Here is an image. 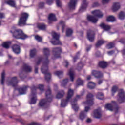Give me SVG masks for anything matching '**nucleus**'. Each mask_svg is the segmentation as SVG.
Segmentation results:
<instances>
[{
  "label": "nucleus",
  "mask_w": 125,
  "mask_h": 125,
  "mask_svg": "<svg viewBox=\"0 0 125 125\" xmlns=\"http://www.w3.org/2000/svg\"><path fill=\"white\" fill-rule=\"evenodd\" d=\"M43 53L44 54V61L43 62L42 66L41 68V71L42 73L45 74V79L47 82H49L51 79V74L48 72V64L49 61L48 57L50 55V50L48 48H43Z\"/></svg>",
  "instance_id": "nucleus-1"
},
{
  "label": "nucleus",
  "mask_w": 125,
  "mask_h": 125,
  "mask_svg": "<svg viewBox=\"0 0 125 125\" xmlns=\"http://www.w3.org/2000/svg\"><path fill=\"white\" fill-rule=\"evenodd\" d=\"M37 89H40L41 92L44 91V85L40 84L38 87L34 85L31 87V96L32 97L31 99V104H35L37 103Z\"/></svg>",
  "instance_id": "nucleus-2"
},
{
  "label": "nucleus",
  "mask_w": 125,
  "mask_h": 125,
  "mask_svg": "<svg viewBox=\"0 0 125 125\" xmlns=\"http://www.w3.org/2000/svg\"><path fill=\"white\" fill-rule=\"evenodd\" d=\"M10 32L12 34L13 37L16 39L25 40L29 38V36L25 34L21 29H15L12 28L10 30Z\"/></svg>",
  "instance_id": "nucleus-3"
},
{
  "label": "nucleus",
  "mask_w": 125,
  "mask_h": 125,
  "mask_svg": "<svg viewBox=\"0 0 125 125\" xmlns=\"http://www.w3.org/2000/svg\"><path fill=\"white\" fill-rule=\"evenodd\" d=\"M91 13L94 16L87 15V19L88 21L93 23H96L98 21V19L96 17L102 18L103 16V14L99 10H94L92 11Z\"/></svg>",
  "instance_id": "nucleus-4"
},
{
  "label": "nucleus",
  "mask_w": 125,
  "mask_h": 125,
  "mask_svg": "<svg viewBox=\"0 0 125 125\" xmlns=\"http://www.w3.org/2000/svg\"><path fill=\"white\" fill-rule=\"evenodd\" d=\"M28 19L29 13L27 12H21L20 14V17L18 22V26L22 27L26 25Z\"/></svg>",
  "instance_id": "nucleus-5"
},
{
  "label": "nucleus",
  "mask_w": 125,
  "mask_h": 125,
  "mask_svg": "<svg viewBox=\"0 0 125 125\" xmlns=\"http://www.w3.org/2000/svg\"><path fill=\"white\" fill-rule=\"evenodd\" d=\"M45 96L46 99H42L39 102V105L40 107L45 106L47 103H50L52 101L53 96L51 95V91L50 88L46 91Z\"/></svg>",
  "instance_id": "nucleus-6"
},
{
  "label": "nucleus",
  "mask_w": 125,
  "mask_h": 125,
  "mask_svg": "<svg viewBox=\"0 0 125 125\" xmlns=\"http://www.w3.org/2000/svg\"><path fill=\"white\" fill-rule=\"evenodd\" d=\"M74 90H72L71 89H69L67 96L66 100H62L61 101V106L62 107H65L67 104L68 102H69V100L71 99L72 96L74 95Z\"/></svg>",
  "instance_id": "nucleus-7"
},
{
  "label": "nucleus",
  "mask_w": 125,
  "mask_h": 125,
  "mask_svg": "<svg viewBox=\"0 0 125 125\" xmlns=\"http://www.w3.org/2000/svg\"><path fill=\"white\" fill-rule=\"evenodd\" d=\"M93 94L89 93L88 94L86 97L87 100L86 102H84V104L88 106H92L94 104V99H93Z\"/></svg>",
  "instance_id": "nucleus-8"
},
{
  "label": "nucleus",
  "mask_w": 125,
  "mask_h": 125,
  "mask_svg": "<svg viewBox=\"0 0 125 125\" xmlns=\"http://www.w3.org/2000/svg\"><path fill=\"white\" fill-rule=\"evenodd\" d=\"M113 103H114V104L116 105V106L114 108L113 107L114 105H112L111 104H107L105 105V108L107 109V110L111 111L114 110L115 112V114H117L118 113L119 107L117 105L116 102H113Z\"/></svg>",
  "instance_id": "nucleus-9"
},
{
  "label": "nucleus",
  "mask_w": 125,
  "mask_h": 125,
  "mask_svg": "<svg viewBox=\"0 0 125 125\" xmlns=\"http://www.w3.org/2000/svg\"><path fill=\"white\" fill-rule=\"evenodd\" d=\"M52 52L55 58H61V53L62 52V49L61 47H56L52 48Z\"/></svg>",
  "instance_id": "nucleus-10"
},
{
  "label": "nucleus",
  "mask_w": 125,
  "mask_h": 125,
  "mask_svg": "<svg viewBox=\"0 0 125 125\" xmlns=\"http://www.w3.org/2000/svg\"><path fill=\"white\" fill-rule=\"evenodd\" d=\"M81 96L80 95H77L76 98L71 103L72 107L75 111H78L79 109L77 102L78 99H80Z\"/></svg>",
  "instance_id": "nucleus-11"
},
{
  "label": "nucleus",
  "mask_w": 125,
  "mask_h": 125,
  "mask_svg": "<svg viewBox=\"0 0 125 125\" xmlns=\"http://www.w3.org/2000/svg\"><path fill=\"white\" fill-rule=\"evenodd\" d=\"M118 96L119 98L118 101L120 103H123L125 102V92L123 89H121L119 90Z\"/></svg>",
  "instance_id": "nucleus-12"
},
{
  "label": "nucleus",
  "mask_w": 125,
  "mask_h": 125,
  "mask_svg": "<svg viewBox=\"0 0 125 125\" xmlns=\"http://www.w3.org/2000/svg\"><path fill=\"white\" fill-rule=\"evenodd\" d=\"M18 83V80L17 79V77L16 76H14V77H11V80L8 82V85H11L12 87H15L17 86Z\"/></svg>",
  "instance_id": "nucleus-13"
},
{
  "label": "nucleus",
  "mask_w": 125,
  "mask_h": 125,
  "mask_svg": "<svg viewBox=\"0 0 125 125\" xmlns=\"http://www.w3.org/2000/svg\"><path fill=\"white\" fill-rule=\"evenodd\" d=\"M87 39L90 41V42H92L95 40V33L94 32L90 29L87 31Z\"/></svg>",
  "instance_id": "nucleus-14"
},
{
  "label": "nucleus",
  "mask_w": 125,
  "mask_h": 125,
  "mask_svg": "<svg viewBox=\"0 0 125 125\" xmlns=\"http://www.w3.org/2000/svg\"><path fill=\"white\" fill-rule=\"evenodd\" d=\"M89 3L87 0H83L82 4L80 9H79V12L80 13L83 12L86 9Z\"/></svg>",
  "instance_id": "nucleus-15"
},
{
  "label": "nucleus",
  "mask_w": 125,
  "mask_h": 125,
  "mask_svg": "<svg viewBox=\"0 0 125 125\" xmlns=\"http://www.w3.org/2000/svg\"><path fill=\"white\" fill-rule=\"evenodd\" d=\"M90 109V107L86 106L85 107V111H82L80 114L79 118L81 120H83L87 116L86 113H85L88 112Z\"/></svg>",
  "instance_id": "nucleus-16"
},
{
  "label": "nucleus",
  "mask_w": 125,
  "mask_h": 125,
  "mask_svg": "<svg viewBox=\"0 0 125 125\" xmlns=\"http://www.w3.org/2000/svg\"><path fill=\"white\" fill-rule=\"evenodd\" d=\"M77 2V0H70V2L68 4L69 9L75 10Z\"/></svg>",
  "instance_id": "nucleus-17"
},
{
  "label": "nucleus",
  "mask_w": 125,
  "mask_h": 125,
  "mask_svg": "<svg viewBox=\"0 0 125 125\" xmlns=\"http://www.w3.org/2000/svg\"><path fill=\"white\" fill-rule=\"evenodd\" d=\"M92 75L96 78H101L103 77V73L100 71L93 70Z\"/></svg>",
  "instance_id": "nucleus-18"
},
{
  "label": "nucleus",
  "mask_w": 125,
  "mask_h": 125,
  "mask_svg": "<svg viewBox=\"0 0 125 125\" xmlns=\"http://www.w3.org/2000/svg\"><path fill=\"white\" fill-rule=\"evenodd\" d=\"M28 88H29V86H24V87H22V88H19V89H18V90L19 94L20 95L26 94V92L27 91Z\"/></svg>",
  "instance_id": "nucleus-19"
},
{
  "label": "nucleus",
  "mask_w": 125,
  "mask_h": 125,
  "mask_svg": "<svg viewBox=\"0 0 125 125\" xmlns=\"http://www.w3.org/2000/svg\"><path fill=\"white\" fill-rule=\"evenodd\" d=\"M13 52L17 54L20 53V46L17 44H14L12 46Z\"/></svg>",
  "instance_id": "nucleus-20"
},
{
  "label": "nucleus",
  "mask_w": 125,
  "mask_h": 125,
  "mask_svg": "<svg viewBox=\"0 0 125 125\" xmlns=\"http://www.w3.org/2000/svg\"><path fill=\"white\" fill-rule=\"evenodd\" d=\"M46 25L44 23H40L37 25V28L40 30L45 31L46 30Z\"/></svg>",
  "instance_id": "nucleus-21"
},
{
  "label": "nucleus",
  "mask_w": 125,
  "mask_h": 125,
  "mask_svg": "<svg viewBox=\"0 0 125 125\" xmlns=\"http://www.w3.org/2000/svg\"><path fill=\"white\" fill-rule=\"evenodd\" d=\"M100 27H101L104 30L108 31L111 29V26L109 25L106 24L104 23H102L100 25Z\"/></svg>",
  "instance_id": "nucleus-22"
},
{
  "label": "nucleus",
  "mask_w": 125,
  "mask_h": 125,
  "mask_svg": "<svg viewBox=\"0 0 125 125\" xmlns=\"http://www.w3.org/2000/svg\"><path fill=\"white\" fill-rule=\"evenodd\" d=\"M98 66L102 69H105L107 66V63L104 61H99Z\"/></svg>",
  "instance_id": "nucleus-23"
},
{
  "label": "nucleus",
  "mask_w": 125,
  "mask_h": 125,
  "mask_svg": "<svg viewBox=\"0 0 125 125\" xmlns=\"http://www.w3.org/2000/svg\"><path fill=\"white\" fill-rule=\"evenodd\" d=\"M23 70L26 72H31L32 71V67L30 66H29L28 64L24 63Z\"/></svg>",
  "instance_id": "nucleus-24"
},
{
  "label": "nucleus",
  "mask_w": 125,
  "mask_h": 125,
  "mask_svg": "<svg viewBox=\"0 0 125 125\" xmlns=\"http://www.w3.org/2000/svg\"><path fill=\"white\" fill-rule=\"evenodd\" d=\"M120 7L121 5L119 2H115L113 6V11L114 12H116L120 9Z\"/></svg>",
  "instance_id": "nucleus-25"
},
{
  "label": "nucleus",
  "mask_w": 125,
  "mask_h": 125,
  "mask_svg": "<svg viewBox=\"0 0 125 125\" xmlns=\"http://www.w3.org/2000/svg\"><path fill=\"white\" fill-rule=\"evenodd\" d=\"M5 3L10 6L12 7H15V2L12 0H8L5 1Z\"/></svg>",
  "instance_id": "nucleus-26"
},
{
  "label": "nucleus",
  "mask_w": 125,
  "mask_h": 125,
  "mask_svg": "<svg viewBox=\"0 0 125 125\" xmlns=\"http://www.w3.org/2000/svg\"><path fill=\"white\" fill-rule=\"evenodd\" d=\"M94 116L95 118L100 119L102 117V115L99 112V110L96 109L94 111Z\"/></svg>",
  "instance_id": "nucleus-27"
},
{
  "label": "nucleus",
  "mask_w": 125,
  "mask_h": 125,
  "mask_svg": "<svg viewBox=\"0 0 125 125\" xmlns=\"http://www.w3.org/2000/svg\"><path fill=\"white\" fill-rule=\"evenodd\" d=\"M105 42H106L104 41L103 40H99L97 41V43H96L95 46L96 48H98L99 47L102 46Z\"/></svg>",
  "instance_id": "nucleus-28"
},
{
  "label": "nucleus",
  "mask_w": 125,
  "mask_h": 125,
  "mask_svg": "<svg viewBox=\"0 0 125 125\" xmlns=\"http://www.w3.org/2000/svg\"><path fill=\"white\" fill-rule=\"evenodd\" d=\"M68 74L70 77L71 81L73 82L74 80V74L73 73L72 68H70V69L69 70V71L68 72Z\"/></svg>",
  "instance_id": "nucleus-29"
},
{
  "label": "nucleus",
  "mask_w": 125,
  "mask_h": 125,
  "mask_svg": "<svg viewBox=\"0 0 125 125\" xmlns=\"http://www.w3.org/2000/svg\"><path fill=\"white\" fill-rule=\"evenodd\" d=\"M95 86L96 84L95 83H94V82L90 81L88 83V88L90 90L94 89L95 88Z\"/></svg>",
  "instance_id": "nucleus-30"
},
{
  "label": "nucleus",
  "mask_w": 125,
  "mask_h": 125,
  "mask_svg": "<svg viewBox=\"0 0 125 125\" xmlns=\"http://www.w3.org/2000/svg\"><path fill=\"white\" fill-rule=\"evenodd\" d=\"M64 94V92L63 90H61L56 95V98L57 99H61L63 97Z\"/></svg>",
  "instance_id": "nucleus-31"
},
{
  "label": "nucleus",
  "mask_w": 125,
  "mask_h": 125,
  "mask_svg": "<svg viewBox=\"0 0 125 125\" xmlns=\"http://www.w3.org/2000/svg\"><path fill=\"white\" fill-rule=\"evenodd\" d=\"M11 45V42H6L2 43V46L5 49H9Z\"/></svg>",
  "instance_id": "nucleus-32"
},
{
  "label": "nucleus",
  "mask_w": 125,
  "mask_h": 125,
  "mask_svg": "<svg viewBox=\"0 0 125 125\" xmlns=\"http://www.w3.org/2000/svg\"><path fill=\"white\" fill-rule=\"evenodd\" d=\"M48 20L50 21H56V18L55 14H49L48 16Z\"/></svg>",
  "instance_id": "nucleus-33"
},
{
  "label": "nucleus",
  "mask_w": 125,
  "mask_h": 125,
  "mask_svg": "<svg viewBox=\"0 0 125 125\" xmlns=\"http://www.w3.org/2000/svg\"><path fill=\"white\" fill-rule=\"evenodd\" d=\"M5 72L3 71L1 73V79L0 80L1 84L3 85L4 84Z\"/></svg>",
  "instance_id": "nucleus-34"
},
{
  "label": "nucleus",
  "mask_w": 125,
  "mask_h": 125,
  "mask_svg": "<svg viewBox=\"0 0 125 125\" xmlns=\"http://www.w3.org/2000/svg\"><path fill=\"white\" fill-rule=\"evenodd\" d=\"M36 54H37V50L36 49L31 50L30 53V57L34 58L36 56Z\"/></svg>",
  "instance_id": "nucleus-35"
},
{
  "label": "nucleus",
  "mask_w": 125,
  "mask_h": 125,
  "mask_svg": "<svg viewBox=\"0 0 125 125\" xmlns=\"http://www.w3.org/2000/svg\"><path fill=\"white\" fill-rule=\"evenodd\" d=\"M119 87L116 85H114V86H113L112 88V92L113 96L114 95V94L117 91Z\"/></svg>",
  "instance_id": "nucleus-36"
},
{
  "label": "nucleus",
  "mask_w": 125,
  "mask_h": 125,
  "mask_svg": "<svg viewBox=\"0 0 125 125\" xmlns=\"http://www.w3.org/2000/svg\"><path fill=\"white\" fill-rule=\"evenodd\" d=\"M115 21V18L113 16H109L107 18V22H114Z\"/></svg>",
  "instance_id": "nucleus-37"
},
{
  "label": "nucleus",
  "mask_w": 125,
  "mask_h": 125,
  "mask_svg": "<svg viewBox=\"0 0 125 125\" xmlns=\"http://www.w3.org/2000/svg\"><path fill=\"white\" fill-rule=\"evenodd\" d=\"M52 37L53 39L56 40V41H59V38H60V35L58 34L56 32H54L52 34Z\"/></svg>",
  "instance_id": "nucleus-38"
},
{
  "label": "nucleus",
  "mask_w": 125,
  "mask_h": 125,
  "mask_svg": "<svg viewBox=\"0 0 125 125\" xmlns=\"http://www.w3.org/2000/svg\"><path fill=\"white\" fill-rule=\"evenodd\" d=\"M54 75L57 76L59 78H61L60 76H62L63 75L62 71H56L54 72Z\"/></svg>",
  "instance_id": "nucleus-39"
},
{
  "label": "nucleus",
  "mask_w": 125,
  "mask_h": 125,
  "mask_svg": "<svg viewBox=\"0 0 125 125\" xmlns=\"http://www.w3.org/2000/svg\"><path fill=\"white\" fill-rule=\"evenodd\" d=\"M119 18L121 20H124L125 19V13L122 11L119 13Z\"/></svg>",
  "instance_id": "nucleus-40"
},
{
  "label": "nucleus",
  "mask_w": 125,
  "mask_h": 125,
  "mask_svg": "<svg viewBox=\"0 0 125 125\" xmlns=\"http://www.w3.org/2000/svg\"><path fill=\"white\" fill-rule=\"evenodd\" d=\"M51 43L54 45H62V42L59 40L51 41Z\"/></svg>",
  "instance_id": "nucleus-41"
},
{
  "label": "nucleus",
  "mask_w": 125,
  "mask_h": 125,
  "mask_svg": "<svg viewBox=\"0 0 125 125\" xmlns=\"http://www.w3.org/2000/svg\"><path fill=\"white\" fill-rule=\"evenodd\" d=\"M76 83L78 85H83L84 83V81L82 80L81 78H78V79L77 80Z\"/></svg>",
  "instance_id": "nucleus-42"
},
{
  "label": "nucleus",
  "mask_w": 125,
  "mask_h": 125,
  "mask_svg": "<svg viewBox=\"0 0 125 125\" xmlns=\"http://www.w3.org/2000/svg\"><path fill=\"white\" fill-rule=\"evenodd\" d=\"M59 25H61L62 26V32L63 33L65 27V24L64 22L63 21H61L59 23Z\"/></svg>",
  "instance_id": "nucleus-43"
},
{
  "label": "nucleus",
  "mask_w": 125,
  "mask_h": 125,
  "mask_svg": "<svg viewBox=\"0 0 125 125\" xmlns=\"http://www.w3.org/2000/svg\"><path fill=\"white\" fill-rule=\"evenodd\" d=\"M73 33V30L71 28H68L66 30V36L70 37L72 35Z\"/></svg>",
  "instance_id": "nucleus-44"
},
{
  "label": "nucleus",
  "mask_w": 125,
  "mask_h": 125,
  "mask_svg": "<svg viewBox=\"0 0 125 125\" xmlns=\"http://www.w3.org/2000/svg\"><path fill=\"white\" fill-rule=\"evenodd\" d=\"M114 46H115V43L113 42H109L106 45V47L108 49H112L113 48H114Z\"/></svg>",
  "instance_id": "nucleus-45"
},
{
  "label": "nucleus",
  "mask_w": 125,
  "mask_h": 125,
  "mask_svg": "<svg viewBox=\"0 0 125 125\" xmlns=\"http://www.w3.org/2000/svg\"><path fill=\"white\" fill-rule=\"evenodd\" d=\"M68 81H69V79L68 78H66L65 79H64L62 82V85L63 87H65Z\"/></svg>",
  "instance_id": "nucleus-46"
},
{
  "label": "nucleus",
  "mask_w": 125,
  "mask_h": 125,
  "mask_svg": "<svg viewBox=\"0 0 125 125\" xmlns=\"http://www.w3.org/2000/svg\"><path fill=\"white\" fill-rule=\"evenodd\" d=\"M84 65L82 62H80L79 63L77 67V70L80 71L82 70V69L83 68Z\"/></svg>",
  "instance_id": "nucleus-47"
},
{
  "label": "nucleus",
  "mask_w": 125,
  "mask_h": 125,
  "mask_svg": "<svg viewBox=\"0 0 125 125\" xmlns=\"http://www.w3.org/2000/svg\"><path fill=\"white\" fill-rule=\"evenodd\" d=\"M80 54V51H79L78 52H77L76 56L73 58V62L74 63L76 62L77 60L79 59V55Z\"/></svg>",
  "instance_id": "nucleus-48"
},
{
  "label": "nucleus",
  "mask_w": 125,
  "mask_h": 125,
  "mask_svg": "<svg viewBox=\"0 0 125 125\" xmlns=\"http://www.w3.org/2000/svg\"><path fill=\"white\" fill-rule=\"evenodd\" d=\"M103 96H104V94H103V93L99 92L97 95V98L99 100H102L103 99L102 97Z\"/></svg>",
  "instance_id": "nucleus-49"
},
{
  "label": "nucleus",
  "mask_w": 125,
  "mask_h": 125,
  "mask_svg": "<svg viewBox=\"0 0 125 125\" xmlns=\"http://www.w3.org/2000/svg\"><path fill=\"white\" fill-rule=\"evenodd\" d=\"M56 3L58 7H62V3L60 0H56Z\"/></svg>",
  "instance_id": "nucleus-50"
},
{
  "label": "nucleus",
  "mask_w": 125,
  "mask_h": 125,
  "mask_svg": "<svg viewBox=\"0 0 125 125\" xmlns=\"http://www.w3.org/2000/svg\"><path fill=\"white\" fill-rule=\"evenodd\" d=\"M39 7L40 9H43L44 7V2H41L39 3Z\"/></svg>",
  "instance_id": "nucleus-51"
},
{
  "label": "nucleus",
  "mask_w": 125,
  "mask_h": 125,
  "mask_svg": "<svg viewBox=\"0 0 125 125\" xmlns=\"http://www.w3.org/2000/svg\"><path fill=\"white\" fill-rule=\"evenodd\" d=\"M42 59H43V58L42 57H39L38 60L36 62V65H39L40 64V63L42 61Z\"/></svg>",
  "instance_id": "nucleus-52"
},
{
  "label": "nucleus",
  "mask_w": 125,
  "mask_h": 125,
  "mask_svg": "<svg viewBox=\"0 0 125 125\" xmlns=\"http://www.w3.org/2000/svg\"><path fill=\"white\" fill-rule=\"evenodd\" d=\"M35 39L39 42H41L42 41V38L38 35L35 36Z\"/></svg>",
  "instance_id": "nucleus-53"
},
{
  "label": "nucleus",
  "mask_w": 125,
  "mask_h": 125,
  "mask_svg": "<svg viewBox=\"0 0 125 125\" xmlns=\"http://www.w3.org/2000/svg\"><path fill=\"white\" fill-rule=\"evenodd\" d=\"M99 6V4L97 2H94L92 5V7H97Z\"/></svg>",
  "instance_id": "nucleus-54"
},
{
  "label": "nucleus",
  "mask_w": 125,
  "mask_h": 125,
  "mask_svg": "<svg viewBox=\"0 0 125 125\" xmlns=\"http://www.w3.org/2000/svg\"><path fill=\"white\" fill-rule=\"evenodd\" d=\"M54 0H46V3L48 5H51L53 2Z\"/></svg>",
  "instance_id": "nucleus-55"
},
{
  "label": "nucleus",
  "mask_w": 125,
  "mask_h": 125,
  "mask_svg": "<svg viewBox=\"0 0 125 125\" xmlns=\"http://www.w3.org/2000/svg\"><path fill=\"white\" fill-rule=\"evenodd\" d=\"M19 77H20V78L21 79H23L25 78L24 76V74H23V72H21L19 73Z\"/></svg>",
  "instance_id": "nucleus-56"
},
{
  "label": "nucleus",
  "mask_w": 125,
  "mask_h": 125,
  "mask_svg": "<svg viewBox=\"0 0 125 125\" xmlns=\"http://www.w3.org/2000/svg\"><path fill=\"white\" fill-rule=\"evenodd\" d=\"M115 53V50H111L108 52V54L109 55H112Z\"/></svg>",
  "instance_id": "nucleus-57"
},
{
  "label": "nucleus",
  "mask_w": 125,
  "mask_h": 125,
  "mask_svg": "<svg viewBox=\"0 0 125 125\" xmlns=\"http://www.w3.org/2000/svg\"><path fill=\"white\" fill-rule=\"evenodd\" d=\"M119 42H121L122 44H125V38L121 39L120 41H119Z\"/></svg>",
  "instance_id": "nucleus-58"
},
{
  "label": "nucleus",
  "mask_w": 125,
  "mask_h": 125,
  "mask_svg": "<svg viewBox=\"0 0 125 125\" xmlns=\"http://www.w3.org/2000/svg\"><path fill=\"white\" fill-rule=\"evenodd\" d=\"M27 125H41L40 124H39V123L32 122V123H31L30 124H27Z\"/></svg>",
  "instance_id": "nucleus-59"
},
{
  "label": "nucleus",
  "mask_w": 125,
  "mask_h": 125,
  "mask_svg": "<svg viewBox=\"0 0 125 125\" xmlns=\"http://www.w3.org/2000/svg\"><path fill=\"white\" fill-rule=\"evenodd\" d=\"M110 0H102V3L104 4L105 3H108L109 2Z\"/></svg>",
  "instance_id": "nucleus-60"
},
{
  "label": "nucleus",
  "mask_w": 125,
  "mask_h": 125,
  "mask_svg": "<svg viewBox=\"0 0 125 125\" xmlns=\"http://www.w3.org/2000/svg\"><path fill=\"white\" fill-rule=\"evenodd\" d=\"M4 18H5L4 14L3 13H0V19H4Z\"/></svg>",
  "instance_id": "nucleus-61"
},
{
  "label": "nucleus",
  "mask_w": 125,
  "mask_h": 125,
  "mask_svg": "<svg viewBox=\"0 0 125 125\" xmlns=\"http://www.w3.org/2000/svg\"><path fill=\"white\" fill-rule=\"evenodd\" d=\"M91 47H92V45H89V47H86V52H89L90 51V50L91 49Z\"/></svg>",
  "instance_id": "nucleus-62"
},
{
  "label": "nucleus",
  "mask_w": 125,
  "mask_h": 125,
  "mask_svg": "<svg viewBox=\"0 0 125 125\" xmlns=\"http://www.w3.org/2000/svg\"><path fill=\"white\" fill-rule=\"evenodd\" d=\"M38 67L37 66H35V72L36 74L38 73Z\"/></svg>",
  "instance_id": "nucleus-63"
},
{
  "label": "nucleus",
  "mask_w": 125,
  "mask_h": 125,
  "mask_svg": "<svg viewBox=\"0 0 125 125\" xmlns=\"http://www.w3.org/2000/svg\"><path fill=\"white\" fill-rule=\"evenodd\" d=\"M103 83V80H99V81L98 82V84L99 85H100L102 83Z\"/></svg>",
  "instance_id": "nucleus-64"
}]
</instances>
